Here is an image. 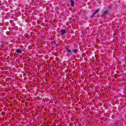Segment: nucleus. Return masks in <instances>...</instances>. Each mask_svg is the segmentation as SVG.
I'll return each instance as SVG.
<instances>
[{
  "instance_id": "obj_1",
  "label": "nucleus",
  "mask_w": 126,
  "mask_h": 126,
  "mask_svg": "<svg viewBox=\"0 0 126 126\" xmlns=\"http://www.w3.org/2000/svg\"><path fill=\"white\" fill-rule=\"evenodd\" d=\"M108 11H105L104 12V13L101 15V17H104V16H106V15H107L108 13Z\"/></svg>"
},
{
  "instance_id": "obj_2",
  "label": "nucleus",
  "mask_w": 126,
  "mask_h": 126,
  "mask_svg": "<svg viewBox=\"0 0 126 126\" xmlns=\"http://www.w3.org/2000/svg\"><path fill=\"white\" fill-rule=\"evenodd\" d=\"M61 35H64L66 33V30L62 29L61 31Z\"/></svg>"
},
{
  "instance_id": "obj_3",
  "label": "nucleus",
  "mask_w": 126,
  "mask_h": 126,
  "mask_svg": "<svg viewBox=\"0 0 126 126\" xmlns=\"http://www.w3.org/2000/svg\"><path fill=\"white\" fill-rule=\"evenodd\" d=\"M70 2L71 3V6H74V1L73 0H70Z\"/></svg>"
},
{
  "instance_id": "obj_4",
  "label": "nucleus",
  "mask_w": 126,
  "mask_h": 126,
  "mask_svg": "<svg viewBox=\"0 0 126 126\" xmlns=\"http://www.w3.org/2000/svg\"><path fill=\"white\" fill-rule=\"evenodd\" d=\"M16 52H17V53L18 54H20V53H21V50H20V49H17V50H16Z\"/></svg>"
},
{
  "instance_id": "obj_5",
  "label": "nucleus",
  "mask_w": 126,
  "mask_h": 126,
  "mask_svg": "<svg viewBox=\"0 0 126 126\" xmlns=\"http://www.w3.org/2000/svg\"><path fill=\"white\" fill-rule=\"evenodd\" d=\"M99 11V9H97L95 11V12L94 13H95L96 15V13H98V12Z\"/></svg>"
},
{
  "instance_id": "obj_6",
  "label": "nucleus",
  "mask_w": 126,
  "mask_h": 126,
  "mask_svg": "<svg viewBox=\"0 0 126 126\" xmlns=\"http://www.w3.org/2000/svg\"><path fill=\"white\" fill-rule=\"evenodd\" d=\"M95 15V13H94L91 16L92 18H93V17H94Z\"/></svg>"
},
{
  "instance_id": "obj_7",
  "label": "nucleus",
  "mask_w": 126,
  "mask_h": 126,
  "mask_svg": "<svg viewBox=\"0 0 126 126\" xmlns=\"http://www.w3.org/2000/svg\"><path fill=\"white\" fill-rule=\"evenodd\" d=\"M67 51L68 52V53H71V50H70V49H67Z\"/></svg>"
},
{
  "instance_id": "obj_8",
  "label": "nucleus",
  "mask_w": 126,
  "mask_h": 126,
  "mask_svg": "<svg viewBox=\"0 0 126 126\" xmlns=\"http://www.w3.org/2000/svg\"><path fill=\"white\" fill-rule=\"evenodd\" d=\"M73 52H74V53H76V52H77V49H75L73 50Z\"/></svg>"
}]
</instances>
